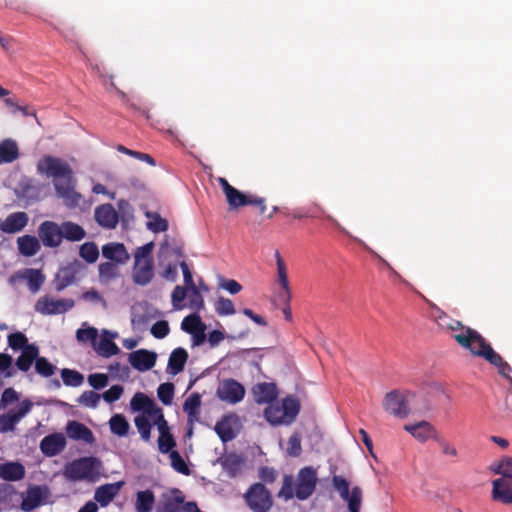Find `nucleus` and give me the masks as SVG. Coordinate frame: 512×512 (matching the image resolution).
<instances>
[{
  "label": "nucleus",
  "instance_id": "obj_62",
  "mask_svg": "<svg viewBox=\"0 0 512 512\" xmlns=\"http://www.w3.org/2000/svg\"><path fill=\"white\" fill-rule=\"evenodd\" d=\"M150 331L155 338L163 339L170 332L169 324L166 320H159L152 325Z\"/></svg>",
  "mask_w": 512,
  "mask_h": 512
},
{
  "label": "nucleus",
  "instance_id": "obj_54",
  "mask_svg": "<svg viewBox=\"0 0 512 512\" xmlns=\"http://www.w3.org/2000/svg\"><path fill=\"white\" fill-rule=\"evenodd\" d=\"M101 396L91 390L84 391L78 398V403L88 408H96L100 402Z\"/></svg>",
  "mask_w": 512,
  "mask_h": 512
},
{
  "label": "nucleus",
  "instance_id": "obj_47",
  "mask_svg": "<svg viewBox=\"0 0 512 512\" xmlns=\"http://www.w3.org/2000/svg\"><path fill=\"white\" fill-rule=\"evenodd\" d=\"M278 498L286 501L295 497V482L292 475H284L282 487L277 494Z\"/></svg>",
  "mask_w": 512,
  "mask_h": 512
},
{
  "label": "nucleus",
  "instance_id": "obj_21",
  "mask_svg": "<svg viewBox=\"0 0 512 512\" xmlns=\"http://www.w3.org/2000/svg\"><path fill=\"white\" fill-rule=\"evenodd\" d=\"M256 403L271 404L277 398V388L274 383H259L253 388Z\"/></svg>",
  "mask_w": 512,
  "mask_h": 512
},
{
  "label": "nucleus",
  "instance_id": "obj_33",
  "mask_svg": "<svg viewBox=\"0 0 512 512\" xmlns=\"http://www.w3.org/2000/svg\"><path fill=\"white\" fill-rule=\"evenodd\" d=\"M155 504V496L152 490L138 491L136 494L135 510L137 512H151Z\"/></svg>",
  "mask_w": 512,
  "mask_h": 512
},
{
  "label": "nucleus",
  "instance_id": "obj_2",
  "mask_svg": "<svg viewBox=\"0 0 512 512\" xmlns=\"http://www.w3.org/2000/svg\"><path fill=\"white\" fill-rule=\"evenodd\" d=\"M450 330L454 332L453 338L464 349L473 355L482 357L487 361L488 354L494 349L486 339L476 330L464 326L461 322H451Z\"/></svg>",
  "mask_w": 512,
  "mask_h": 512
},
{
  "label": "nucleus",
  "instance_id": "obj_30",
  "mask_svg": "<svg viewBox=\"0 0 512 512\" xmlns=\"http://www.w3.org/2000/svg\"><path fill=\"white\" fill-rule=\"evenodd\" d=\"M286 418V425L294 422L300 412V401L294 396H287L282 400L280 405Z\"/></svg>",
  "mask_w": 512,
  "mask_h": 512
},
{
  "label": "nucleus",
  "instance_id": "obj_3",
  "mask_svg": "<svg viewBox=\"0 0 512 512\" xmlns=\"http://www.w3.org/2000/svg\"><path fill=\"white\" fill-rule=\"evenodd\" d=\"M450 330L454 332L453 338L464 349L473 355L482 357L487 361L488 354L494 349L486 339L476 330L464 326L461 322H451Z\"/></svg>",
  "mask_w": 512,
  "mask_h": 512
},
{
  "label": "nucleus",
  "instance_id": "obj_56",
  "mask_svg": "<svg viewBox=\"0 0 512 512\" xmlns=\"http://www.w3.org/2000/svg\"><path fill=\"white\" fill-rule=\"evenodd\" d=\"M215 310L221 316L233 315L235 313L234 303L228 298L219 297L215 304Z\"/></svg>",
  "mask_w": 512,
  "mask_h": 512
},
{
  "label": "nucleus",
  "instance_id": "obj_28",
  "mask_svg": "<svg viewBox=\"0 0 512 512\" xmlns=\"http://www.w3.org/2000/svg\"><path fill=\"white\" fill-rule=\"evenodd\" d=\"M188 359V353L184 348L178 347L174 349L168 360V369L170 373L176 375L183 371Z\"/></svg>",
  "mask_w": 512,
  "mask_h": 512
},
{
  "label": "nucleus",
  "instance_id": "obj_31",
  "mask_svg": "<svg viewBox=\"0 0 512 512\" xmlns=\"http://www.w3.org/2000/svg\"><path fill=\"white\" fill-rule=\"evenodd\" d=\"M119 265L114 262H103L98 266L99 280L103 284H109L120 276Z\"/></svg>",
  "mask_w": 512,
  "mask_h": 512
},
{
  "label": "nucleus",
  "instance_id": "obj_46",
  "mask_svg": "<svg viewBox=\"0 0 512 512\" xmlns=\"http://www.w3.org/2000/svg\"><path fill=\"white\" fill-rule=\"evenodd\" d=\"M202 328L205 326L197 314L186 316L181 323V329L190 334L201 331Z\"/></svg>",
  "mask_w": 512,
  "mask_h": 512
},
{
  "label": "nucleus",
  "instance_id": "obj_59",
  "mask_svg": "<svg viewBox=\"0 0 512 512\" xmlns=\"http://www.w3.org/2000/svg\"><path fill=\"white\" fill-rule=\"evenodd\" d=\"M258 476L264 485L272 484L278 478V472L273 467L262 466L259 468Z\"/></svg>",
  "mask_w": 512,
  "mask_h": 512
},
{
  "label": "nucleus",
  "instance_id": "obj_41",
  "mask_svg": "<svg viewBox=\"0 0 512 512\" xmlns=\"http://www.w3.org/2000/svg\"><path fill=\"white\" fill-rule=\"evenodd\" d=\"M201 406V396L198 393H192L184 402L183 410L189 419L197 418Z\"/></svg>",
  "mask_w": 512,
  "mask_h": 512
},
{
  "label": "nucleus",
  "instance_id": "obj_10",
  "mask_svg": "<svg viewBox=\"0 0 512 512\" xmlns=\"http://www.w3.org/2000/svg\"><path fill=\"white\" fill-rule=\"evenodd\" d=\"M217 396L220 400L230 404H236L243 400L245 388L234 379H226L221 382L217 389Z\"/></svg>",
  "mask_w": 512,
  "mask_h": 512
},
{
  "label": "nucleus",
  "instance_id": "obj_61",
  "mask_svg": "<svg viewBox=\"0 0 512 512\" xmlns=\"http://www.w3.org/2000/svg\"><path fill=\"white\" fill-rule=\"evenodd\" d=\"M154 248V243L149 242L145 245L138 247L134 253V262H141L145 260H153L152 258V251Z\"/></svg>",
  "mask_w": 512,
  "mask_h": 512
},
{
  "label": "nucleus",
  "instance_id": "obj_15",
  "mask_svg": "<svg viewBox=\"0 0 512 512\" xmlns=\"http://www.w3.org/2000/svg\"><path fill=\"white\" fill-rule=\"evenodd\" d=\"M102 256L108 259L110 262H114L120 265L126 264L130 255L123 243L109 242L102 246Z\"/></svg>",
  "mask_w": 512,
  "mask_h": 512
},
{
  "label": "nucleus",
  "instance_id": "obj_6",
  "mask_svg": "<svg viewBox=\"0 0 512 512\" xmlns=\"http://www.w3.org/2000/svg\"><path fill=\"white\" fill-rule=\"evenodd\" d=\"M246 505L252 512H269L274 500L271 492L263 483H253L245 492Z\"/></svg>",
  "mask_w": 512,
  "mask_h": 512
},
{
  "label": "nucleus",
  "instance_id": "obj_44",
  "mask_svg": "<svg viewBox=\"0 0 512 512\" xmlns=\"http://www.w3.org/2000/svg\"><path fill=\"white\" fill-rule=\"evenodd\" d=\"M184 502L182 495L166 497L157 508V512H179L180 505Z\"/></svg>",
  "mask_w": 512,
  "mask_h": 512
},
{
  "label": "nucleus",
  "instance_id": "obj_58",
  "mask_svg": "<svg viewBox=\"0 0 512 512\" xmlns=\"http://www.w3.org/2000/svg\"><path fill=\"white\" fill-rule=\"evenodd\" d=\"M301 437L298 433H294L290 436L287 443V454L291 457H298L301 455Z\"/></svg>",
  "mask_w": 512,
  "mask_h": 512
},
{
  "label": "nucleus",
  "instance_id": "obj_8",
  "mask_svg": "<svg viewBox=\"0 0 512 512\" xmlns=\"http://www.w3.org/2000/svg\"><path fill=\"white\" fill-rule=\"evenodd\" d=\"M407 396L408 394L398 390L388 392L383 400L385 411L397 418H406L410 413Z\"/></svg>",
  "mask_w": 512,
  "mask_h": 512
},
{
  "label": "nucleus",
  "instance_id": "obj_12",
  "mask_svg": "<svg viewBox=\"0 0 512 512\" xmlns=\"http://www.w3.org/2000/svg\"><path fill=\"white\" fill-rule=\"evenodd\" d=\"M277 265V282L281 286V291L277 294V301L280 304H287L291 301V290L288 280V272L283 258L279 251L275 252Z\"/></svg>",
  "mask_w": 512,
  "mask_h": 512
},
{
  "label": "nucleus",
  "instance_id": "obj_52",
  "mask_svg": "<svg viewBox=\"0 0 512 512\" xmlns=\"http://www.w3.org/2000/svg\"><path fill=\"white\" fill-rule=\"evenodd\" d=\"M170 459H171V466L172 468L177 471L178 473H181L183 475H189L190 469L187 466L185 460L180 455L178 451H171L170 452Z\"/></svg>",
  "mask_w": 512,
  "mask_h": 512
},
{
  "label": "nucleus",
  "instance_id": "obj_19",
  "mask_svg": "<svg viewBox=\"0 0 512 512\" xmlns=\"http://www.w3.org/2000/svg\"><path fill=\"white\" fill-rule=\"evenodd\" d=\"M492 498L495 501L501 502L503 504H512V482L504 479L498 478L493 480L492 482Z\"/></svg>",
  "mask_w": 512,
  "mask_h": 512
},
{
  "label": "nucleus",
  "instance_id": "obj_16",
  "mask_svg": "<svg viewBox=\"0 0 512 512\" xmlns=\"http://www.w3.org/2000/svg\"><path fill=\"white\" fill-rule=\"evenodd\" d=\"M154 277V261L145 260L134 262L132 278L135 284L145 286L149 284Z\"/></svg>",
  "mask_w": 512,
  "mask_h": 512
},
{
  "label": "nucleus",
  "instance_id": "obj_25",
  "mask_svg": "<svg viewBox=\"0 0 512 512\" xmlns=\"http://www.w3.org/2000/svg\"><path fill=\"white\" fill-rule=\"evenodd\" d=\"M405 431L409 432L415 439L425 442L435 433L434 427L427 421L423 420L416 424H406Z\"/></svg>",
  "mask_w": 512,
  "mask_h": 512
},
{
  "label": "nucleus",
  "instance_id": "obj_7",
  "mask_svg": "<svg viewBox=\"0 0 512 512\" xmlns=\"http://www.w3.org/2000/svg\"><path fill=\"white\" fill-rule=\"evenodd\" d=\"M317 480L314 468L311 466L301 468L295 483V497L301 501L307 500L314 493Z\"/></svg>",
  "mask_w": 512,
  "mask_h": 512
},
{
  "label": "nucleus",
  "instance_id": "obj_40",
  "mask_svg": "<svg viewBox=\"0 0 512 512\" xmlns=\"http://www.w3.org/2000/svg\"><path fill=\"white\" fill-rule=\"evenodd\" d=\"M145 216L149 219L147 222V228L154 232L160 233L165 232L168 229V221L162 218L157 212H146Z\"/></svg>",
  "mask_w": 512,
  "mask_h": 512
},
{
  "label": "nucleus",
  "instance_id": "obj_17",
  "mask_svg": "<svg viewBox=\"0 0 512 512\" xmlns=\"http://www.w3.org/2000/svg\"><path fill=\"white\" fill-rule=\"evenodd\" d=\"M66 445L65 437L60 433L45 436L40 442V450L45 456L53 457L59 454Z\"/></svg>",
  "mask_w": 512,
  "mask_h": 512
},
{
  "label": "nucleus",
  "instance_id": "obj_29",
  "mask_svg": "<svg viewBox=\"0 0 512 512\" xmlns=\"http://www.w3.org/2000/svg\"><path fill=\"white\" fill-rule=\"evenodd\" d=\"M242 464V457L235 453L227 454L221 459L222 468L230 478L236 477L241 472Z\"/></svg>",
  "mask_w": 512,
  "mask_h": 512
},
{
  "label": "nucleus",
  "instance_id": "obj_51",
  "mask_svg": "<svg viewBox=\"0 0 512 512\" xmlns=\"http://www.w3.org/2000/svg\"><path fill=\"white\" fill-rule=\"evenodd\" d=\"M8 344L15 351H17V350L23 351L26 346L30 345V343H28V339H27L26 335L19 331L11 333L8 336Z\"/></svg>",
  "mask_w": 512,
  "mask_h": 512
},
{
  "label": "nucleus",
  "instance_id": "obj_60",
  "mask_svg": "<svg viewBox=\"0 0 512 512\" xmlns=\"http://www.w3.org/2000/svg\"><path fill=\"white\" fill-rule=\"evenodd\" d=\"M496 474L505 478H512V457H504L493 469Z\"/></svg>",
  "mask_w": 512,
  "mask_h": 512
},
{
  "label": "nucleus",
  "instance_id": "obj_4",
  "mask_svg": "<svg viewBox=\"0 0 512 512\" xmlns=\"http://www.w3.org/2000/svg\"><path fill=\"white\" fill-rule=\"evenodd\" d=\"M217 181L222 188L230 209L236 210L240 207L251 205L257 207L260 214H263L266 211L267 206L265 198L258 195L242 193L230 185V183L223 177H219Z\"/></svg>",
  "mask_w": 512,
  "mask_h": 512
},
{
  "label": "nucleus",
  "instance_id": "obj_5",
  "mask_svg": "<svg viewBox=\"0 0 512 512\" xmlns=\"http://www.w3.org/2000/svg\"><path fill=\"white\" fill-rule=\"evenodd\" d=\"M101 461L93 456L82 457L74 460L66 468V476L73 481H94L99 476Z\"/></svg>",
  "mask_w": 512,
  "mask_h": 512
},
{
  "label": "nucleus",
  "instance_id": "obj_9",
  "mask_svg": "<svg viewBox=\"0 0 512 512\" xmlns=\"http://www.w3.org/2000/svg\"><path fill=\"white\" fill-rule=\"evenodd\" d=\"M74 305L73 299H53L49 296H42L36 302L35 310L43 315H55L69 311Z\"/></svg>",
  "mask_w": 512,
  "mask_h": 512
},
{
  "label": "nucleus",
  "instance_id": "obj_24",
  "mask_svg": "<svg viewBox=\"0 0 512 512\" xmlns=\"http://www.w3.org/2000/svg\"><path fill=\"white\" fill-rule=\"evenodd\" d=\"M66 431L68 436L74 440H83L89 444L95 440L93 432L86 425L77 421H70Z\"/></svg>",
  "mask_w": 512,
  "mask_h": 512
},
{
  "label": "nucleus",
  "instance_id": "obj_39",
  "mask_svg": "<svg viewBox=\"0 0 512 512\" xmlns=\"http://www.w3.org/2000/svg\"><path fill=\"white\" fill-rule=\"evenodd\" d=\"M110 430L113 434L124 437L128 434L130 425L122 414H115L109 420Z\"/></svg>",
  "mask_w": 512,
  "mask_h": 512
},
{
  "label": "nucleus",
  "instance_id": "obj_43",
  "mask_svg": "<svg viewBox=\"0 0 512 512\" xmlns=\"http://www.w3.org/2000/svg\"><path fill=\"white\" fill-rule=\"evenodd\" d=\"M79 255L87 263H95L99 258L98 246L94 242H85L80 246Z\"/></svg>",
  "mask_w": 512,
  "mask_h": 512
},
{
  "label": "nucleus",
  "instance_id": "obj_57",
  "mask_svg": "<svg viewBox=\"0 0 512 512\" xmlns=\"http://www.w3.org/2000/svg\"><path fill=\"white\" fill-rule=\"evenodd\" d=\"M176 446V441L171 434V432H168L163 435H159L158 438V448L159 451L163 454L170 453L173 451L172 449Z\"/></svg>",
  "mask_w": 512,
  "mask_h": 512
},
{
  "label": "nucleus",
  "instance_id": "obj_45",
  "mask_svg": "<svg viewBox=\"0 0 512 512\" xmlns=\"http://www.w3.org/2000/svg\"><path fill=\"white\" fill-rule=\"evenodd\" d=\"M61 377L66 386L78 387L84 382V376L80 372L68 368L61 370Z\"/></svg>",
  "mask_w": 512,
  "mask_h": 512
},
{
  "label": "nucleus",
  "instance_id": "obj_14",
  "mask_svg": "<svg viewBox=\"0 0 512 512\" xmlns=\"http://www.w3.org/2000/svg\"><path fill=\"white\" fill-rule=\"evenodd\" d=\"M94 216L96 222L106 229H114L119 221L118 213L110 203L96 207Z\"/></svg>",
  "mask_w": 512,
  "mask_h": 512
},
{
  "label": "nucleus",
  "instance_id": "obj_32",
  "mask_svg": "<svg viewBox=\"0 0 512 512\" xmlns=\"http://www.w3.org/2000/svg\"><path fill=\"white\" fill-rule=\"evenodd\" d=\"M17 244L19 252L27 257L34 256L40 249L39 239L31 235L19 237Z\"/></svg>",
  "mask_w": 512,
  "mask_h": 512
},
{
  "label": "nucleus",
  "instance_id": "obj_18",
  "mask_svg": "<svg viewBox=\"0 0 512 512\" xmlns=\"http://www.w3.org/2000/svg\"><path fill=\"white\" fill-rule=\"evenodd\" d=\"M124 484V481H118L115 483L101 485L96 489L94 499L102 507H106L113 501V499L119 493Z\"/></svg>",
  "mask_w": 512,
  "mask_h": 512
},
{
  "label": "nucleus",
  "instance_id": "obj_34",
  "mask_svg": "<svg viewBox=\"0 0 512 512\" xmlns=\"http://www.w3.org/2000/svg\"><path fill=\"white\" fill-rule=\"evenodd\" d=\"M19 157L17 143L11 139H6L0 144V162L11 163Z\"/></svg>",
  "mask_w": 512,
  "mask_h": 512
},
{
  "label": "nucleus",
  "instance_id": "obj_27",
  "mask_svg": "<svg viewBox=\"0 0 512 512\" xmlns=\"http://www.w3.org/2000/svg\"><path fill=\"white\" fill-rule=\"evenodd\" d=\"M25 476V468L21 463L8 462L0 465V478L6 481H19Z\"/></svg>",
  "mask_w": 512,
  "mask_h": 512
},
{
  "label": "nucleus",
  "instance_id": "obj_11",
  "mask_svg": "<svg viewBox=\"0 0 512 512\" xmlns=\"http://www.w3.org/2000/svg\"><path fill=\"white\" fill-rule=\"evenodd\" d=\"M39 240L45 247L57 248L62 243L60 224L46 220L38 227Z\"/></svg>",
  "mask_w": 512,
  "mask_h": 512
},
{
  "label": "nucleus",
  "instance_id": "obj_49",
  "mask_svg": "<svg viewBox=\"0 0 512 512\" xmlns=\"http://www.w3.org/2000/svg\"><path fill=\"white\" fill-rule=\"evenodd\" d=\"M35 370L42 377L48 378L54 375L56 366L49 362L47 358L38 355L35 362Z\"/></svg>",
  "mask_w": 512,
  "mask_h": 512
},
{
  "label": "nucleus",
  "instance_id": "obj_48",
  "mask_svg": "<svg viewBox=\"0 0 512 512\" xmlns=\"http://www.w3.org/2000/svg\"><path fill=\"white\" fill-rule=\"evenodd\" d=\"M134 423L142 440L148 442L151 438L152 423L145 415L136 416Z\"/></svg>",
  "mask_w": 512,
  "mask_h": 512
},
{
  "label": "nucleus",
  "instance_id": "obj_22",
  "mask_svg": "<svg viewBox=\"0 0 512 512\" xmlns=\"http://www.w3.org/2000/svg\"><path fill=\"white\" fill-rule=\"evenodd\" d=\"M44 492L41 486H30L21 503V509L25 512H31L43 503Z\"/></svg>",
  "mask_w": 512,
  "mask_h": 512
},
{
  "label": "nucleus",
  "instance_id": "obj_35",
  "mask_svg": "<svg viewBox=\"0 0 512 512\" xmlns=\"http://www.w3.org/2000/svg\"><path fill=\"white\" fill-rule=\"evenodd\" d=\"M232 417L226 416L218 421L214 427L215 432L223 443L229 442L236 437L231 423Z\"/></svg>",
  "mask_w": 512,
  "mask_h": 512
},
{
  "label": "nucleus",
  "instance_id": "obj_42",
  "mask_svg": "<svg viewBox=\"0 0 512 512\" xmlns=\"http://www.w3.org/2000/svg\"><path fill=\"white\" fill-rule=\"evenodd\" d=\"M334 488L339 492L340 497L348 502L350 505L351 498L353 496V489L349 490V482L342 476L335 475L332 478Z\"/></svg>",
  "mask_w": 512,
  "mask_h": 512
},
{
  "label": "nucleus",
  "instance_id": "obj_50",
  "mask_svg": "<svg viewBox=\"0 0 512 512\" xmlns=\"http://www.w3.org/2000/svg\"><path fill=\"white\" fill-rule=\"evenodd\" d=\"M157 395L164 405H170L174 396V385L170 382L160 384L157 389Z\"/></svg>",
  "mask_w": 512,
  "mask_h": 512
},
{
  "label": "nucleus",
  "instance_id": "obj_1",
  "mask_svg": "<svg viewBox=\"0 0 512 512\" xmlns=\"http://www.w3.org/2000/svg\"><path fill=\"white\" fill-rule=\"evenodd\" d=\"M37 171L54 178L53 184L58 197L68 208L79 206L82 199L75 190L76 181L71 166L65 160L51 155L43 156L37 163Z\"/></svg>",
  "mask_w": 512,
  "mask_h": 512
},
{
  "label": "nucleus",
  "instance_id": "obj_20",
  "mask_svg": "<svg viewBox=\"0 0 512 512\" xmlns=\"http://www.w3.org/2000/svg\"><path fill=\"white\" fill-rule=\"evenodd\" d=\"M28 220V215L25 212H14L0 223V229L5 233H17L27 225Z\"/></svg>",
  "mask_w": 512,
  "mask_h": 512
},
{
  "label": "nucleus",
  "instance_id": "obj_53",
  "mask_svg": "<svg viewBox=\"0 0 512 512\" xmlns=\"http://www.w3.org/2000/svg\"><path fill=\"white\" fill-rule=\"evenodd\" d=\"M118 346L108 338H102L98 344V352L103 357H111L119 353Z\"/></svg>",
  "mask_w": 512,
  "mask_h": 512
},
{
  "label": "nucleus",
  "instance_id": "obj_13",
  "mask_svg": "<svg viewBox=\"0 0 512 512\" xmlns=\"http://www.w3.org/2000/svg\"><path fill=\"white\" fill-rule=\"evenodd\" d=\"M155 352L139 349L129 354V362L133 368L140 372L150 370L156 362Z\"/></svg>",
  "mask_w": 512,
  "mask_h": 512
},
{
  "label": "nucleus",
  "instance_id": "obj_37",
  "mask_svg": "<svg viewBox=\"0 0 512 512\" xmlns=\"http://www.w3.org/2000/svg\"><path fill=\"white\" fill-rule=\"evenodd\" d=\"M283 414V409L279 404H269L268 407L264 410V417L273 426H278L285 424L286 418Z\"/></svg>",
  "mask_w": 512,
  "mask_h": 512
},
{
  "label": "nucleus",
  "instance_id": "obj_38",
  "mask_svg": "<svg viewBox=\"0 0 512 512\" xmlns=\"http://www.w3.org/2000/svg\"><path fill=\"white\" fill-rule=\"evenodd\" d=\"M487 361L498 368L499 374L507 379L512 380V368L506 361H504L500 354H498L496 351L490 352L488 354Z\"/></svg>",
  "mask_w": 512,
  "mask_h": 512
},
{
  "label": "nucleus",
  "instance_id": "obj_23",
  "mask_svg": "<svg viewBox=\"0 0 512 512\" xmlns=\"http://www.w3.org/2000/svg\"><path fill=\"white\" fill-rule=\"evenodd\" d=\"M61 238L69 242H79L86 237L85 229L72 221H63L60 223Z\"/></svg>",
  "mask_w": 512,
  "mask_h": 512
},
{
  "label": "nucleus",
  "instance_id": "obj_64",
  "mask_svg": "<svg viewBox=\"0 0 512 512\" xmlns=\"http://www.w3.org/2000/svg\"><path fill=\"white\" fill-rule=\"evenodd\" d=\"M123 392L124 389L121 385H113L103 393L102 397L107 403H113L120 399Z\"/></svg>",
  "mask_w": 512,
  "mask_h": 512
},
{
  "label": "nucleus",
  "instance_id": "obj_26",
  "mask_svg": "<svg viewBox=\"0 0 512 512\" xmlns=\"http://www.w3.org/2000/svg\"><path fill=\"white\" fill-rule=\"evenodd\" d=\"M39 355V348L36 344L26 346L21 352L20 356L16 359V367L23 372L29 371L32 364L36 362Z\"/></svg>",
  "mask_w": 512,
  "mask_h": 512
},
{
  "label": "nucleus",
  "instance_id": "obj_55",
  "mask_svg": "<svg viewBox=\"0 0 512 512\" xmlns=\"http://www.w3.org/2000/svg\"><path fill=\"white\" fill-rule=\"evenodd\" d=\"M27 281L32 292H37L44 282V275L36 269L27 270Z\"/></svg>",
  "mask_w": 512,
  "mask_h": 512
},
{
  "label": "nucleus",
  "instance_id": "obj_36",
  "mask_svg": "<svg viewBox=\"0 0 512 512\" xmlns=\"http://www.w3.org/2000/svg\"><path fill=\"white\" fill-rule=\"evenodd\" d=\"M130 405L134 411H142L145 414H148L151 413V410L155 407L156 403L147 395L138 392L131 399Z\"/></svg>",
  "mask_w": 512,
  "mask_h": 512
},
{
  "label": "nucleus",
  "instance_id": "obj_63",
  "mask_svg": "<svg viewBox=\"0 0 512 512\" xmlns=\"http://www.w3.org/2000/svg\"><path fill=\"white\" fill-rule=\"evenodd\" d=\"M74 280V275L68 271H65L63 274H58L55 279V290L57 292L63 291L66 287L71 285Z\"/></svg>",
  "mask_w": 512,
  "mask_h": 512
}]
</instances>
